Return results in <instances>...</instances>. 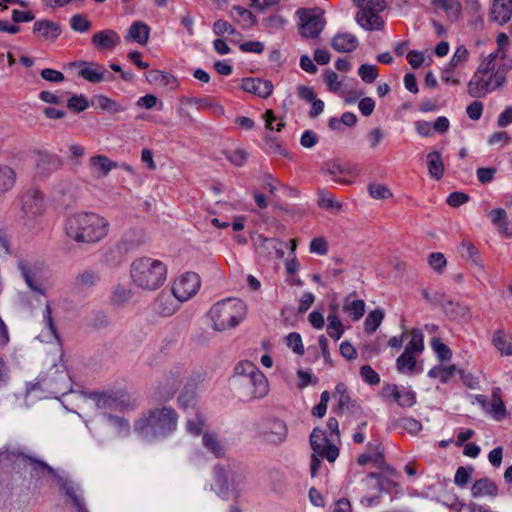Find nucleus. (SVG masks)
<instances>
[{"instance_id":"nucleus-1","label":"nucleus","mask_w":512,"mask_h":512,"mask_svg":"<svg viewBox=\"0 0 512 512\" xmlns=\"http://www.w3.org/2000/svg\"><path fill=\"white\" fill-rule=\"evenodd\" d=\"M512 58L505 52L494 51L483 57L467 83V93L475 99L484 98L507 83Z\"/></svg>"},{"instance_id":"nucleus-2","label":"nucleus","mask_w":512,"mask_h":512,"mask_svg":"<svg viewBox=\"0 0 512 512\" xmlns=\"http://www.w3.org/2000/svg\"><path fill=\"white\" fill-rule=\"evenodd\" d=\"M178 415L171 407L148 410L134 423V429L146 441L163 439L171 435L177 427Z\"/></svg>"},{"instance_id":"nucleus-3","label":"nucleus","mask_w":512,"mask_h":512,"mask_svg":"<svg viewBox=\"0 0 512 512\" xmlns=\"http://www.w3.org/2000/svg\"><path fill=\"white\" fill-rule=\"evenodd\" d=\"M108 222L98 214L79 212L69 216L65 223L66 235L79 243H95L108 234Z\"/></svg>"},{"instance_id":"nucleus-4","label":"nucleus","mask_w":512,"mask_h":512,"mask_svg":"<svg viewBox=\"0 0 512 512\" xmlns=\"http://www.w3.org/2000/svg\"><path fill=\"white\" fill-rule=\"evenodd\" d=\"M233 383L241 397L247 400L261 399L269 393L267 377L248 360L241 361L234 367Z\"/></svg>"},{"instance_id":"nucleus-5","label":"nucleus","mask_w":512,"mask_h":512,"mask_svg":"<svg viewBox=\"0 0 512 512\" xmlns=\"http://www.w3.org/2000/svg\"><path fill=\"white\" fill-rule=\"evenodd\" d=\"M130 276L133 284L138 288L144 291H154L164 284L167 267L158 259L141 257L131 263Z\"/></svg>"},{"instance_id":"nucleus-6","label":"nucleus","mask_w":512,"mask_h":512,"mask_svg":"<svg viewBox=\"0 0 512 512\" xmlns=\"http://www.w3.org/2000/svg\"><path fill=\"white\" fill-rule=\"evenodd\" d=\"M213 328L224 331L236 327L246 315V305L236 298H227L214 304L209 311Z\"/></svg>"},{"instance_id":"nucleus-7","label":"nucleus","mask_w":512,"mask_h":512,"mask_svg":"<svg viewBox=\"0 0 512 512\" xmlns=\"http://www.w3.org/2000/svg\"><path fill=\"white\" fill-rule=\"evenodd\" d=\"M20 219L28 228L34 226L35 220L45 211L43 194L36 189H29L20 196Z\"/></svg>"},{"instance_id":"nucleus-8","label":"nucleus","mask_w":512,"mask_h":512,"mask_svg":"<svg viewBox=\"0 0 512 512\" xmlns=\"http://www.w3.org/2000/svg\"><path fill=\"white\" fill-rule=\"evenodd\" d=\"M0 458L6 461L22 462L25 466H29L31 475L41 477L45 473L53 475L54 469L44 461L26 454L21 448L14 446H6L0 449Z\"/></svg>"},{"instance_id":"nucleus-9","label":"nucleus","mask_w":512,"mask_h":512,"mask_svg":"<svg viewBox=\"0 0 512 512\" xmlns=\"http://www.w3.org/2000/svg\"><path fill=\"white\" fill-rule=\"evenodd\" d=\"M38 384L53 394L64 395L71 390V380L63 365L53 364L40 376Z\"/></svg>"},{"instance_id":"nucleus-10","label":"nucleus","mask_w":512,"mask_h":512,"mask_svg":"<svg viewBox=\"0 0 512 512\" xmlns=\"http://www.w3.org/2000/svg\"><path fill=\"white\" fill-rule=\"evenodd\" d=\"M95 404L99 409L129 411L137 406L136 399L123 391L94 394Z\"/></svg>"},{"instance_id":"nucleus-11","label":"nucleus","mask_w":512,"mask_h":512,"mask_svg":"<svg viewBox=\"0 0 512 512\" xmlns=\"http://www.w3.org/2000/svg\"><path fill=\"white\" fill-rule=\"evenodd\" d=\"M213 473L215 481L221 488H228L231 485L234 489H238L247 479L245 469L234 462L228 463L227 467L216 465Z\"/></svg>"},{"instance_id":"nucleus-12","label":"nucleus","mask_w":512,"mask_h":512,"mask_svg":"<svg viewBox=\"0 0 512 512\" xmlns=\"http://www.w3.org/2000/svg\"><path fill=\"white\" fill-rule=\"evenodd\" d=\"M18 269L26 285L32 292L42 296L46 295L47 286L44 282L43 272L39 265L21 260L18 262Z\"/></svg>"},{"instance_id":"nucleus-13","label":"nucleus","mask_w":512,"mask_h":512,"mask_svg":"<svg viewBox=\"0 0 512 512\" xmlns=\"http://www.w3.org/2000/svg\"><path fill=\"white\" fill-rule=\"evenodd\" d=\"M300 17L299 32L303 37L315 38L323 30L325 21L322 12L318 9L298 10Z\"/></svg>"},{"instance_id":"nucleus-14","label":"nucleus","mask_w":512,"mask_h":512,"mask_svg":"<svg viewBox=\"0 0 512 512\" xmlns=\"http://www.w3.org/2000/svg\"><path fill=\"white\" fill-rule=\"evenodd\" d=\"M200 284V278L196 273H185L174 281L172 293L177 300L184 302L198 292Z\"/></svg>"},{"instance_id":"nucleus-15","label":"nucleus","mask_w":512,"mask_h":512,"mask_svg":"<svg viewBox=\"0 0 512 512\" xmlns=\"http://www.w3.org/2000/svg\"><path fill=\"white\" fill-rule=\"evenodd\" d=\"M310 444L313 452L319 454L321 458H326L329 462H334L339 456V449L330 443L325 433L315 428L310 435Z\"/></svg>"},{"instance_id":"nucleus-16","label":"nucleus","mask_w":512,"mask_h":512,"mask_svg":"<svg viewBox=\"0 0 512 512\" xmlns=\"http://www.w3.org/2000/svg\"><path fill=\"white\" fill-rule=\"evenodd\" d=\"M382 395L386 399H393L401 407H412L416 403V393L412 389L396 384L384 386Z\"/></svg>"},{"instance_id":"nucleus-17","label":"nucleus","mask_w":512,"mask_h":512,"mask_svg":"<svg viewBox=\"0 0 512 512\" xmlns=\"http://www.w3.org/2000/svg\"><path fill=\"white\" fill-rule=\"evenodd\" d=\"M287 435L288 428L285 422L279 419H270L263 432V439L266 443L280 445L286 440Z\"/></svg>"},{"instance_id":"nucleus-18","label":"nucleus","mask_w":512,"mask_h":512,"mask_svg":"<svg viewBox=\"0 0 512 512\" xmlns=\"http://www.w3.org/2000/svg\"><path fill=\"white\" fill-rule=\"evenodd\" d=\"M120 42V35L112 29L98 31L91 39L92 45L99 51H112Z\"/></svg>"},{"instance_id":"nucleus-19","label":"nucleus","mask_w":512,"mask_h":512,"mask_svg":"<svg viewBox=\"0 0 512 512\" xmlns=\"http://www.w3.org/2000/svg\"><path fill=\"white\" fill-rule=\"evenodd\" d=\"M88 167L95 178L106 177L113 169L118 168V163L105 155L98 154L90 157Z\"/></svg>"},{"instance_id":"nucleus-20","label":"nucleus","mask_w":512,"mask_h":512,"mask_svg":"<svg viewBox=\"0 0 512 512\" xmlns=\"http://www.w3.org/2000/svg\"><path fill=\"white\" fill-rule=\"evenodd\" d=\"M241 88L248 93H252L262 98H267L272 94L273 85L270 81L260 78H244L241 82Z\"/></svg>"},{"instance_id":"nucleus-21","label":"nucleus","mask_w":512,"mask_h":512,"mask_svg":"<svg viewBox=\"0 0 512 512\" xmlns=\"http://www.w3.org/2000/svg\"><path fill=\"white\" fill-rule=\"evenodd\" d=\"M356 22L365 30H382L384 21L379 16V13L372 12L365 9H359L356 16Z\"/></svg>"},{"instance_id":"nucleus-22","label":"nucleus","mask_w":512,"mask_h":512,"mask_svg":"<svg viewBox=\"0 0 512 512\" xmlns=\"http://www.w3.org/2000/svg\"><path fill=\"white\" fill-rule=\"evenodd\" d=\"M203 447L212 453L216 458H222L226 454V444L219 435L213 431H205L202 435Z\"/></svg>"},{"instance_id":"nucleus-23","label":"nucleus","mask_w":512,"mask_h":512,"mask_svg":"<svg viewBox=\"0 0 512 512\" xmlns=\"http://www.w3.org/2000/svg\"><path fill=\"white\" fill-rule=\"evenodd\" d=\"M257 249L270 258H282L284 255L283 243L275 238L259 236L257 238Z\"/></svg>"},{"instance_id":"nucleus-24","label":"nucleus","mask_w":512,"mask_h":512,"mask_svg":"<svg viewBox=\"0 0 512 512\" xmlns=\"http://www.w3.org/2000/svg\"><path fill=\"white\" fill-rule=\"evenodd\" d=\"M512 16V0H494L490 18L492 21L502 25L507 23Z\"/></svg>"},{"instance_id":"nucleus-25","label":"nucleus","mask_w":512,"mask_h":512,"mask_svg":"<svg viewBox=\"0 0 512 512\" xmlns=\"http://www.w3.org/2000/svg\"><path fill=\"white\" fill-rule=\"evenodd\" d=\"M334 50L340 53H349L357 49L359 41L349 32L337 33L331 42Z\"/></svg>"},{"instance_id":"nucleus-26","label":"nucleus","mask_w":512,"mask_h":512,"mask_svg":"<svg viewBox=\"0 0 512 512\" xmlns=\"http://www.w3.org/2000/svg\"><path fill=\"white\" fill-rule=\"evenodd\" d=\"M71 65L76 66L78 65L80 67L78 71V76L82 77L88 82L91 83H100L103 82V77L101 74L102 71V65L96 63V62H79V63H72Z\"/></svg>"},{"instance_id":"nucleus-27","label":"nucleus","mask_w":512,"mask_h":512,"mask_svg":"<svg viewBox=\"0 0 512 512\" xmlns=\"http://www.w3.org/2000/svg\"><path fill=\"white\" fill-rule=\"evenodd\" d=\"M497 494L496 484L488 478L476 480L471 487V495L475 498L495 497Z\"/></svg>"},{"instance_id":"nucleus-28","label":"nucleus","mask_w":512,"mask_h":512,"mask_svg":"<svg viewBox=\"0 0 512 512\" xmlns=\"http://www.w3.org/2000/svg\"><path fill=\"white\" fill-rule=\"evenodd\" d=\"M150 27L142 21H134L126 36L127 40H132L140 45H146L149 40Z\"/></svg>"},{"instance_id":"nucleus-29","label":"nucleus","mask_w":512,"mask_h":512,"mask_svg":"<svg viewBox=\"0 0 512 512\" xmlns=\"http://www.w3.org/2000/svg\"><path fill=\"white\" fill-rule=\"evenodd\" d=\"M187 103L195 106L198 110L207 111L217 117L224 114L223 106L210 97L190 98Z\"/></svg>"},{"instance_id":"nucleus-30","label":"nucleus","mask_w":512,"mask_h":512,"mask_svg":"<svg viewBox=\"0 0 512 512\" xmlns=\"http://www.w3.org/2000/svg\"><path fill=\"white\" fill-rule=\"evenodd\" d=\"M60 487L71 499L77 512H89L85 506V502L81 496L79 487L75 486L72 482L67 480L61 481Z\"/></svg>"},{"instance_id":"nucleus-31","label":"nucleus","mask_w":512,"mask_h":512,"mask_svg":"<svg viewBox=\"0 0 512 512\" xmlns=\"http://www.w3.org/2000/svg\"><path fill=\"white\" fill-rule=\"evenodd\" d=\"M500 392V388L493 389L487 411L497 421L504 419L506 416V407L501 399Z\"/></svg>"},{"instance_id":"nucleus-32","label":"nucleus","mask_w":512,"mask_h":512,"mask_svg":"<svg viewBox=\"0 0 512 512\" xmlns=\"http://www.w3.org/2000/svg\"><path fill=\"white\" fill-rule=\"evenodd\" d=\"M33 32L39 33L45 39L54 40L61 34V28L53 21L40 20L34 23Z\"/></svg>"},{"instance_id":"nucleus-33","label":"nucleus","mask_w":512,"mask_h":512,"mask_svg":"<svg viewBox=\"0 0 512 512\" xmlns=\"http://www.w3.org/2000/svg\"><path fill=\"white\" fill-rule=\"evenodd\" d=\"M416 356L414 354L403 352L396 360V368L402 374H414L421 372L417 367Z\"/></svg>"},{"instance_id":"nucleus-34","label":"nucleus","mask_w":512,"mask_h":512,"mask_svg":"<svg viewBox=\"0 0 512 512\" xmlns=\"http://www.w3.org/2000/svg\"><path fill=\"white\" fill-rule=\"evenodd\" d=\"M343 311L353 320L358 321L365 312V303L363 300L352 299L348 296L344 299Z\"/></svg>"},{"instance_id":"nucleus-35","label":"nucleus","mask_w":512,"mask_h":512,"mask_svg":"<svg viewBox=\"0 0 512 512\" xmlns=\"http://www.w3.org/2000/svg\"><path fill=\"white\" fill-rule=\"evenodd\" d=\"M406 333L410 340L407 343L404 352L420 355L424 350L423 333L418 329H412L410 331H406Z\"/></svg>"},{"instance_id":"nucleus-36","label":"nucleus","mask_w":512,"mask_h":512,"mask_svg":"<svg viewBox=\"0 0 512 512\" xmlns=\"http://www.w3.org/2000/svg\"><path fill=\"white\" fill-rule=\"evenodd\" d=\"M146 80L154 86L166 87L176 83V79L169 73L160 70H150L146 74Z\"/></svg>"},{"instance_id":"nucleus-37","label":"nucleus","mask_w":512,"mask_h":512,"mask_svg":"<svg viewBox=\"0 0 512 512\" xmlns=\"http://www.w3.org/2000/svg\"><path fill=\"white\" fill-rule=\"evenodd\" d=\"M361 485L367 494H380L384 489L383 477L377 473H370L362 479Z\"/></svg>"},{"instance_id":"nucleus-38","label":"nucleus","mask_w":512,"mask_h":512,"mask_svg":"<svg viewBox=\"0 0 512 512\" xmlns=\"http://www.w3.org/2000/svg\"><path fill=\"white\" fill-rule=\"evenodd\" d=\"M427 166L432 178L439 180L443 176L444 165L439 152L433 151L427 155Z\"/></svg>"},{"instance_id":"nucleus-39","label":"nucleus","mask_w":512,"mask_h":512,"mask_svg":"<svg viewBox=\"0 0 512 512\" xmlns=\"http://www.w3.org/2000/svg\"><path fill=\"white\" fill-rule=\"evenodd\" d=\"M15 182V171L7 165H0V196L11 190Z\"/></svg>"},{"instance_id":"nucleus-40","label":"nucleus","mask_w":512,"mask_h":512,"mask_svg":"<svg viewBox=\"0 0 512 512\" xmlns=\"http://www.w3.org/2000/svg\"><path fill=\"white\" fill-rule=\"evenodd\" d=\"M492 343L501 355H512V337L502 331H496L492 337Z\"/></svg>"},{"instance_id":"nucleus-41","label":"nucleus","mask_w":512,"mask_h":512,"mask_svg":"<svg viewBox=\"0 0 512 512\" xmlns=\"http://www.w3.org/2000/svg\"><path fill=\"white\" fill-rule=\"evenodd\" d=\"M42 323L47 329L49 336L55 340H59L57 327L52 316V308L49 301H46L45 307L42 311Z\"/></svg>"},{"instance_id":"nucleus-42","label":"nucleus","mask_w":512,"mask_h":512,"mask_svg":"<svg viewBox=\"0 0 512 512\" xmlns=\"http://www.w3.org/2000/svg\"><path fill=\"white\" fill-rule=\"evenodd\" d=\"M99 281V275L92 270H84L80 272L76 278L75 283L79 288H90L96 285Z\"/></svg>"},{"instance_id":"nucleus-43","label":"nucleus","mask_w":512,"mask_h":512,"mask_svg":"<svg viewBox=\"0 0 512 512\" xmlns=\"http://www.w3.org/2000/svg\"><path fill=\"white\" fill-rule=\"evenodd\" d=\"M95 103L101 110L111 113H119L125 110V107H123L121 104L103 95L96 96Z\"/></svg>"},{"instance_id":"nucleus-44","label":"nucleus","mask_w":512,"mask_h":512,"mask_svg":"<svg viewBox=\"0 0 512 512\" xmlns=\"http://www.w3.org/2000/svg\"><path fill=\"white\" fill-rule=\"evenodd\" d=\"M456 371L455 365L433 367L429 370L430 378H438L442 383H447Z\"/></svg>"},{"instance_id":"nucleus-45","label":"nucleus","mask_w":512,"mask_h":512,"mask_svg":"<svg viewBox=\"0 0 512 512\" xmlns=\"http://www.w3.org/2000/svg\"><path fill=\"white\" fill-rule=\"evenodd\" d=\"M470 53L464 45H458L448 63L450 67H464L469 61Z\"/></svg>"},{"instance_id":"nucleus-46","label":"nucleus","mask_w":512,"mask_h":512,"mask_svg":"<svg viewBox=\"0 0 512 512\" xmlns=\"http://www.w3.org/2000/svg\"><path fill=\"white\" fill-rule=\"evenodd\" d=\"M328 325H327V334L335 339L339 340L344 333L343 325L338 318V316L334 313L328 315Z\"/></svg>"},{"instance_id":"nucleus-47","label":"nucleus","mask_w":512,"mask_h":512,"mask_svg":"<svg viewBox=\"0 0 512 512\" xmlns=\"http://www.w3.org/2000/svg\"><path fill=\"white\" fill-rule=\"evenodd\" d=\"M185 427L188 433L199 436L205 427V420L200 414L196 413L187 418Z\"/></svg>"},{"instance_id":"nucleus-48","label":"nucleus","mask_w":512,"mask_h":512,"mask_svg":"<svg viewBox=\"0 0 512 512\" xmlns=\"http://www.w3.org/2000/svg\"><path fill=\"white\" fill-rule=\"evenodd\" d=\"M326 172L331 176V179L339 184H348L349 182L343 179H340L338 174H348L349 169L338 163V162H330L326 164Z\"/></svg>"},{"instance_id":"nucleus-49","label":"nucleus","mask_w":512,"mask_h":512,"mask_svg":"<svg viewBox=\"0 0 512 512\" xmlns=\"http://www.w3.org/2000/svg\"><path fill=\"white\" fill-rule=\"evenodd\" d=\"M384 314L381 310L371 311L364 322L365 331L373 333L377 330L383 320Z\"/></svg>"},{"instance_id":"nucleus-50","label":"nucleus","mask_w":512,"mask_h":512,"mask_svg":"<svg viewBox=\"0 0 512 512\" xmlns=\"http://www.w3.org/2000/svg\"><path fill=\"white\" fill-rule=\"evenodd\" d=\"M428 264L436 273L442 274L446 265L447 260L443 253L433 252L428 255Z\"/></svg>"},{"instance_id":"nucleus-51","label":"nucleus","mask_w":512,"mask_h":512,"mask_svg":"<svg viewBox=\"0 0 512 512\" xmlns=\"http://www.w3.org/2000/svg\"><path fill=\"white\" fill-rule=\"evenodd\" d=\"M358 9L380 13L386 8L384 0H353Z\"/></svg>"},{"instance_id":"nucleus-52","label":"nucleus","mask_w":512,"mask_h":512,"mask_svg":"<svg viewBox=\"0 0 512 512\" xmlns=\"http://www.w3.org/2000/svg\"><path fill=\"white\" fill-rule=\"evenodd\" d=\"M107 420L118 432L120 436H127L130 432V424L127 419L108 415Z\"/></svg>"},{"instance_id":"nucleus-53","label":"nucleus","mask_w":512,"mask_h":512,"mask_svg":"<svg viewBox=\"0 0 512 512\" xmlns=\"http://www.w3.org/2000/svg\"><path fill=\"white\" fill-rule=\"evenodd\" d=\"M318 204L321 208L324 209L340 210L342 207L341 203L335 200L334 195L327 191L319 192Z\"/></svg>"},{"instance_id":"nucleus-54","label":"nucleus","mask_w":512,"mask_h":512,"mask_svg":"<svg viewBox=\"0 0 512 512\" xmlns=\"http://www.w3.org/2000/svg\"><path fill=\"white\" fill-rule=\"evenodd\" d=\"M286 344L287 346L297 355L304 354V345L302 342V337L297 332H291L286 336Z\"/></svg>"},{"instance_id":"nucleus-55","label":"nucleus","mask_w":512,"mask_h":512,"mask_svg":"<svg viewBox=\"0 0 512 512\" xmlns=\"http://www.w3.org/2000/svg\"><path fill=\"white\" fill-rule=\"evenodd\" d=\"M132 297V291L124 286H116L112 292L111 300L114 304H124Z\"/></svg>"},{"instance_id":"nucleus-56","label":"nucleus","mask_w":512,"mask_h":512,"mask_svg":"<svg viewBox=\"0 0 512 512\" xmlns=\"http://www.w3.org/2000/svg\"><path fill=\"white\" fill-rule=\"evenodd\" d=\"M398 425L410 434H417L422 430V424L413 417L400 418Z\"/></svg>"},{"instance_id":"nucleus-57","label":"nucleus","mask_w":512,"mask_h":512,"mask_svg":"<svg viewBox=\"0 0 512 512\" xmlns=\"http://www.w3.org/2000/svg\"><path fill=\"white\" fill-rule=\"evenodd\" d=\"M358 74L366 83H372L378 77V70L375 65L362 64L358 69Z\"/></svg>"},{"instance_id":"nucleus-58","label":"nucleus","mask_w":512,"mask_h":512,"mask_svg":"<svg viewBox=\"0 0 512 512\" xmlns=\"http://www.w3.org/2000/svg\"><path fill=\"white\" fill-rule=\"evenodd\" d=\"M70 26L74 31L84 33L91 27V22L83 15L76 14L70 19Z\"/></svg>"},{"instance_id":"nucleus-59","label":"nucleus","mask_w":512,"mask_h":512,"mask_svg":"<svg viewBox=\"0 0 512 512\" xmlns=\"http://www.w3.org/2000/svg\"><path fill=\"white\" fill-rule=\"evenodd\" d=\"M67 107L75 112H82L89 107V102L84 95H74L68 99Z\"/></svg>"},{"instance_id":"nucleus-60","label":"nucleus","mask_w":512,"mask_h":512,"mask_svg":"<svg viewBox=\"0 0 512 512\" xmlns=\"http://www.w3.org/2000/svg\"><path fill=\"white\" fill-rule=\"evenodd\" d=\"M473 468L471 467H459L456 470L454 476V482L459 487H464L468 484L471 479Z\"/></svg>"},{"instance_id":"nucleus-61","label":"nucleus","mask_w":512,"mask_h":512,"mask_svg":"<svg viewBox=\"0 0 512 512\" xmlns=\"http://www.w3.org/2000/svg\"><path fill=\"white\" fill-rule=\"evenodd\" d=\"M368 192L374 199H387L392 196L391 191L385 185L381 184H370L368 186Z\"/></svg>"},{"instance_id":"nucleus-62","label":"nucleus","mask_w":512,"mask_h":512,"mask_svg":"<svg viewBox=\"0 0 512 512\" xmlns=\"http://www.w3.org/2000/svg\"><path fill=\"white\" fill-rule=\"evenodd\" d=\"M335 396L338 397L339 408H349L351 404L350 396L347 394V387L343 383H339L335 387Z\"/></svg>"},{"instance_id":"nucleus-63","label":"nucleus","mask_w":512,"mask_h":512,"mask_svg":"<svg viewBox=\"0 0 512 512\" xmlns=\"http://www.w3.org/2000/svg\"><path fill=\"white\" fill-rule=\"evenodd\" d=\"M431 346L441 361L449 360L452 356L450 348L439 339H433Z\"/></svg>"},{"instance_id":"nucleus-64","label":"nucleus","mask_w":512,"mask_h":512,"mask_svg":"<svg viewBox=\"0 0 512 512\" xmlns=\"http://www.w3.org/2000/svg\"><path fill=\"white\" fill-rule=\"evenodd\" d=\"M360 375L363 380L370 385H376L380 383V377L378 373L369 365H364L361 367Z\"/></svg>"}]
</instances>
